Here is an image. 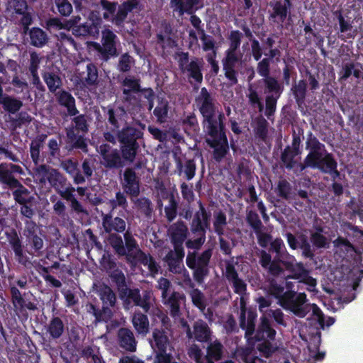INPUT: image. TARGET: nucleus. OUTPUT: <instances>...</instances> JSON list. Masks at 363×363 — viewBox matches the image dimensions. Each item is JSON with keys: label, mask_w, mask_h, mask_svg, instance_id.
Listing matches in <instances>:
<instances>
[{"label": "nucleus", "mask_w": 363, "mask_h": 363, "mask_svg": "<svg viewBox=\"0 0 363 363\" xmlns=\"http://www.w3.org/2000/svg\"><path fill=\"white\" fill-rule=\"evenodd\" d=\"M196 99L199 111L203 117V131L208 136H215L217 130L225 128V116L223 112H217L210 92H201Z\"/></svg>", "instance_id": "f257e3e1"}, {"label": "nucleus", "mask_w": 363, "mask_h": 363, "mask_svg": "<svg viewBox=\"0 0 363 363\" xmlns=\"http://www.w3.org/2000/svg\"><path fill=\"white\" fill-rule=\"evenodd\" d=\"M169 233L174 250L168 252L164 260L171 272H177V268L179 267L180 262L184 257L183 244L188 235V228L184 221L179 220L170 226Z\"/></svg>", "instance_id": "f03ea898"}, {"label": "nucleus", "mask_w": 363, "mask_h": 363, "mask_svg": "<svg viewBox=\"0 0 363 363\" xmlns=\"http://www.w3.org/2000/svg\"><path fill=\"white\" fill-rule=\"evenodd\" d=\"M117 135L123 159L128 163H133L140 150L138 140L143 138V133L139 128L127 126L118 131Z\"/></svg>", "instance_id": "7ed1b4c3"}, {"label": "nucleus", "mask_w": 363, "mask_h": 363, "mask_svg": "<svg viewBox=\"0 0 363 363\" xmlns=\"http://www.w3.org/2000/svg\"><path fill=\"white\" fill-rule=\"evenodd\" d=\"M213 255V249L208 248L199 254L196 251L188 252L186 264L192 271L194 280L202 284L209 274V264Z\"/></svg>", "instance_id": "20e7f679"}, {"label": "nucleus", "mask_w": 363, "mask_h": 363, "mask_svg": "<svg viewBox=\"0 0 363 363\" xmlns=\"http://www.w3.org/2000/svg\"><path fill=\"white\" fill-rule=\"evenodd\" d=\"M285 299L289 304V311L295 315L299 318H304L308 313V309L305 306L307 301V296L305 293H298V288L295 287V284L292 281H284Z\"/></svg>", "instance_id": "39448f33"}, {"label": "nucleus", "mask_w": 363, "mask_h": 363, "mask_svg": "<svg viewBox=\"0 0 363 363\" xmlns=\"http://www.w3.org/2000/svg\"><path fill=\"white\" fill-rule=\"evenodd\" d=\"M9 291L14 314L21 321L26 320L28 318L29 312L37 309L36 304L30 299L28 294H21L16 286H11Z\"/></svg>", "instance_id": "423d86ee"}, {"label": "nucleus", "mask_w": 363, "mask_h": 363, "mask_svg": "<svg viewBox=\"0 0 363 363\" xmlns=\"http://www.w3.org/2000/svg\"><path fill=\"white\" fill-rule=\"evenodd\" d=\"M40 172L46 175V179L50 185L62 198L67 192L75 191V188L72 186L67 177L58 169L49 167L45 164L39 166Z\"/></svg>", "instance_id": "0eeeda50"}, {"label": "nucleus", "mask_w": 363, "mask_h": 363, "mask_svg": "<svg viewBox=\"0 0 363 363\" xmlns=\"http://www.w3.org/2000/svg\"><path fill=\"white\" fill-rule=\"evenodd\" d=\"M150 344L155 353L154 362L158 360L160 356L172 355L173 347L170 335L162 327L153 329Z\"/></svg>", "instance_id": "6e6552de"}, {"label": "nucleus", "mask_w": 363, "mask_h": 363, "mask_svg": "<svg viewBox=\"0 0 363 363\" xmlns=\"http://www.w3.org/2000/svg\"><path fill=\"white\" fill-rule=\"evenodd\" d=\"M178 56L179 66L184 74L194 79L196 82L200 83L202 81L201 69L203 65L202 59L194 58L189 60V55L186 52H180L177 55Z\"/></svg>", "instance_id": "1a4fd4ad"}, {"label": "nucleus", "mask_w": 363, "mask_h": 363, "mask_svg": "<svg viewBox=\"0 0 363 363\" xmlns=\"http://www.w3.org/2000/svg\"><path fill=\"white\" fill-rule=\"evenodd\" d=\"M101 157V164L107 169H121L125 166L126 160L116 148H113L107 143L100 145L98 150Z\"/></svg>", "instance_id": "9d476101"}, {"label": "nucleus", "mask_w": 363, "mask_h": 363, "mask_svg": "<svg viewBox=\"0 0 363 363\" xmlns=\"http://www.w3.org/2000/svg\"><path fill=\"white\" fill-rule=\"evenodd\" d=\"M6 241L15 255L16 261L25 267L32 264L29 257L23 252V245L21 237L13 228H9L4 232Z\"/></svg>", "instance_id": "9b49d317"}, {"label": "nucleus", "mask_w": 363, "mask_h": 363, "mask_svg": "<svg viewBox=\"0 0 363 363\" xmlns=\"http://www.w3.org/2000/svg\"><path fill=\"white\" fill-rule=\"evenodd\" d=\"M309 165L315 167L323 174H329L332 179H340L341 174L337 169V162L334 155L327 150L320 154L314 162H310Z\"/></svg>", "instance_id": "f8f14e48"}, {"label": "nucleus", "mask_w": 363, "mask_h": 363, "mask_svg": "<svg viewBox=\"0 0 363 363\" xmlns=\"http://www.w3.org/2000/svg\"><path fill=\"white\" fill-rule=\"evenodd\" d=\"M206 140V143L213 149V157L216 162H220L229 152V145L225 133V128L217 130L215 136Z\"/></svg>", "instance_id": "ddd939ff"}, {"label": "nucleus", "mask_w": 363, "mask_h": 363, "mask_svg": "<svg viewBox=\"0 0 363 363\" xmlns=\"http://www.w3.org/2000/svg\"><path fill=\"white\" fill-rule=\"evenodd\" d=\"M116 35L110 30L106 29L102 32V45L98 43H87L89 49L98 51L104 58L108 59L116 55Z\"/></svg>", "instance_id": "4468645a"}, {"label": "nucleus", "mask_w": 363, "mask_h": 363, "mask_svg": "<svg viewBox=\"0 0 363 363\" xmlns=\"http://www.w3.org/2000/svg\"><path fill=\"white\" fill-rule=\"evenodd\" d=\"M121 186L124 192L131 198H136L140 192V179L132 167L125 169L121 180Z\"/></svg>", "instance_id": "2eb2a0df"}, {"label": "nucleus", "mask_w": 363, "mask_h": 363, "mask_svg": "<svg viewBox=\"0 0 363 363\" xmlns=\"http://www.w3.org/2000/svg\"><path fill=\"white\" fill-rule=\"evenodd\" d=\"M75 82L84 86L94 84L98 79L96 67L91 63L79 62L75 70Z\"/></svg>", "instance_id": "dca6fc26"}, {"label": "nucleus", "mask_w": 363, "mask_h": 363, "mask_svg": "<svg viewBox=\"0 0 363 363\" xmlns=\"http://www.w3.org/2000/svg\"><path fill=\"white\" fill-rule=\"evenodd\" d=\"M199 211H196L191 223L192 233H206L210 228L211 213L208 212L201 201H199Z\"/></svg>", "instance_id": "f3484780"}, {"label": "nucleus", "mask_w": 363, "mask_h": 363, "mask_svg": "<svg viewBox=\"0 0 363 363\" xmlns=\"http://www.w3.org/2000/svg\"><path fill=\"white\" fill-rule=\"evenodd\" d=\"M66 140L65 148L71 152L74 150H80L84 152H88V145L85 134L76 131L73 128H65Z\"/></svg>", "instance_id": "a211bd4d"}, {"label": "nucleus", "mask_w": 363, "mask_h": 363, "mask_svg": "<svg viewBox=\"0 0 363 363\" xmlns=\"http://www.w3.org/2000/svg\"><path fill=\"white\" fill-rule=\"evenodd\" d=\"M186 326V337L189 339H194L200 342H209L211 341V330L208 324L203 320H198L194 322L192 332L187 323L184 324Z\"/></svg>", "instance_id": "6ab92c4d"}, {"label": "nucleus", "mask_w": 363, "mask_h": 363, "mask_svg": "<svg viewBox=\"0 0 363 363\" xmlns=\"http://www.w3.org/2000/svg\"><path fill=\"white\" fill-rule=\"evenodd\" d=\"M267 294L277 300V303L284 309L289 311V304L285 299L284 281L279 283L274 277L268 278L265 286Z\"/></svg>", "instance_id": "aec40b11"}, {"label": "nucleus", "mask_w": 363, "mask_h": 363, "mask_svg": "<svg viewBox=\"0 0 363 363\" xmlns=\"http://www.w3.org/2000/svg\"><path fill=\"white\" fill-rule=\"evenodd\" d=\"M89 21L91 22H86L73 28L72 29L73 35L75 36L90 35L92 37H98L101 25V19L92 12L90 14Z\"/></svg>", "instance_id": "412c9836"}, {"label": "nucleus", "mask_w": 363, "mask_h": 363, "mask_svg": "<svg viewBox=\"0 0 363 363\" xmlns=\"http://www.w3.org/2000/svg\"><path fill=\"white\" fill-rule=\"evenodd\" d=\"M225 279L232 284L233 291L238 295H244L247 291V284L239 277L238 273L234 266L230 262H227L225 264Z\"/></svg>", "instance_id": "4be33fe9"}, {"label": "nucleus", "mask_w": 363, "mask_h": 363, "mask_svg": "<svg viewBox=\"0 0 363 363\" xmlns=\"http://www.w3.org/2000/svg\"><path fill=\"white\" fill-rule=\"evenodd\" d=\"M102 226L106 233H122L126 228V223L121 217H113L111 213L102 216Z\"/></svg>", "instance_id": "5701e85b"}, {"label": "nucleus", "mask_w": 363, "mask_h": 363, "mask_svg": "<svg viewBox=\"0 0 363 363\" xmlns=\"http://www.w3.org/2000/svg\"><path fill=\"white\" fill-rule=\"evenodd\" d=\"M119 346L130 352H134L137 349V340L133 331L127 328H121L117 333Z\"/></svg>", "instance_id": "b1692460"}, {"label": "nucleus", "mask_w": 363, "mask_h": 363, "mask_svg": "<svg viewBox=\"0 0 363 363\" xmlns=\"http://www.w3.org/2000/svg\"><path fill=\"white\" fill-rule=\"evenodd\" d=\"M306 136V149L309 150L307 155V161H310L311 159H318V157L326 150L325 146L319 141L311 131H309Z\"/></svg>", "instance_id": "393cba45"}, {"label": "nucleus", "mask_w": 363, "mask_h": 363, "mask_svg": "<svg viewBox=\"0 0 363 363\" xmlns=\"http://www.w3.org/2000/svg\"><path fill=\"white\" fill-rule=\"evenodd\" d=\"M240 60V55L237 51L227 50L226 57L223 60V69L226 77L233 83L236 82L235 67Z\"/></svg>", "instance_id": "a878e982"}, {"label": "nucleus", "mask_w": 363, "mask_h": 363, "mask_svg": "<svg viewBox=\"0 0 363 363\" xmlns=\"http://www.w3.org/2000/svg\"><path fill=\"white\" fill-rule=\"evenodd\" d=\"M62 168L73 179L75 184H82L85 183V177L82 174L79 167V163L77 160L67 159L62 162Z\"/></svg>", "instance_id": "bb28decb"}, {"label": "nucleus", "mask_w": 363, "mask_h": 363, "mask_svg": "<svg viewBox=\"0 0 363 363\" xmlns=\"http://www.w3.org/2000/svg\"><path fill=\"white\" fill-rule=\"evenodd\" d=\"M290 261H284V267L286 271L291 274L286 277V279H301L308 272V269L304 267L302 262H296L294 256L289 257Z\"/></svg>", "instance_id": "cd10ccee"}, {"label": "nucleus", "mask_w": 363, "mask_h": 363, "mask_svg": "<svg viewBox=\"0 0 363 363\" xmlns=\"http://www.w3.org/2000/svg\"><path fill=\"white\" fill-rule=\"evenodd\" d=\"M257 315L255 311H248L246 320V315L245 310L242 309L240 315V327L245 330V337L249 338L255 333V323Z\"/></svg>", "instance_id": "c85d7f7f"}, {"label": "nucleus", "mask_w": 363, "mask_h": 363, "mask_svg": "<svg viewBox=\"0 0 363 363\" xmlns=\"http://www.w3.org/2000/svg\"><path fill=\"white\" fill-rule=\"evenodd\" d=\"M170 5L179 15H183L185 12L192 13L202 6L199 5V0H170Z\"/></svg>", "instance_id": "c756f323"}, {"label": "nucleus", "mask_w": 363, "mask_h": 363, "mask_svg": "<svg viewBox=\"0 0 363 363\" xmlns=\"http://www.w3.org/2000/svg\"><path fill=\"white\" fill-rule=\"evenodd\" d=\"M12 196L15 202L19 205L35 202V197L31 194L28 189L21 183L17 184L12 189Z\"/></svg>", "instance_id": "7c9ffc66"}, {"label": "nucleus", "mask_w": 363, "mask_h": 363, "mask_svg": "<svg viewBox=\"0 0 363 363\" xmlns=\"http://www.w3.org/2000/svg\"><path fill=\"white\" fill-rule=\"evenodd\" d=\"M132 323L138 334L145 336L148 333L150 322L146 314L140 311H135L132 318Z\"/></svg>", "instance_id": "2f4dec72"}, {"label": "nucleus", "mask_w": 363, "mask_h": 363, "mask_svg": "<svg viewBox=\"0 0 363 363\" xmlns=\"http://www.w3.org/2000/svg\"><path fill=\"white\" fill-rule=\"evenodd\" d=\"M50 337L57 340L62 337L65 332V324L62 320L57 316H53L46 327Z\"/></svg>", "instance_id": "473e14b6"}, {"label": "nucleus", "mask_w": 363, "mask_h": 363, "mask_svg": "<svg viewBox=\"0 0 363 363\" xmlns=\"http://www.w3.org/2000/svg\"><path fill=\"white\" fill-rule=\"evenodd\" d=\"M301 154V152L294 151V150L289 147V145L286 146L280 155L282 167L289 170L294 169L297 164L296 157Z\"/></svg>", "instance_id": "72a5a7b5"}, {"label": "nucleus", "mask_w": 363, "mask_h": 363, "mask_svg": "<svg viewBox=\"0 0 363 363\" xmlns=\"http://www.w3.org/2000/svg\"><path fill=\"white\" fill-rule=\"evenodd\" d=\"M185 298L184 294L177 291H174L164 301V304L167 305L169 308V314L173 318L179 317L181 315L180 304L181 301Z\"/></svg>", "instance_id": "f704fd0d"}, {"label": "nucleus", "mask_w": 363, "mask_h": 363, "mask_svg": "<svg viewBox=\"0 0 363 363\" xmlns=\"http://www.w3.org/2000/svg\"><path fill=\"white\" fill-rule=\"evenodd\" d=\"M267 334V337L274 340L277 334L276 330L272 328L269 320L264 315L260 318V323L258 327L257 333L255 334V339L257 340H261L264 339L263 333Z\"/></svg>", "instance_id": "c9c22d12"}, {"label": "nucleus", "mask_w": 363, "mask_h": 363, "mask_svg": "<svg viewBox=\"0 0 363 363\" xmlns=\"http://www.w3.org/2000/svg\"><path fill=\"white\" fill-rule=\"evenodd\" d=\"M176 167L178 174L181 175L184 173L187 180L192 179L195 176L196 166L193 159L186 160L185 163L183 164L182 160L178 158L176 160Z\"/></svg>", "instance_id": "e433bc0d"}, {"label": "nucleus", "mask_w": 363, "mask_h": 363, "mask_svg": "<svg viewBox=\"0 0 363 363\" xmlns=\"http://www.w3.org/2000/svg\"><path fill=\"white\" fill-rule=\"evenodd\" d=\"M140 0H128L119 6L117 13L115 15L113 22L119 25L126 18L128 12L135 9L139 4Z\"/></svg>", "instance_id": "4c0bfd02"}, {"label": "nucleus", "mask_w": 363, "mask_h": 363, "mask_svg": "<svg viewBox=\"0 0 363 363\" xmlns=\"http://www.w3.org/2000/svg\"><path fill=\"white\" fill-rule=\"evenodd\" d=\"M2 94L3 92H0V104H2L4 109L9 113H17L23 106V102L11 96H4Z\"/></svg>", "instance_id": "58836bf2"}, {"label": "nucleus", "mask_w": 363, "mask_h": 363, "mask_svg": "<svg viewBox=\"0 0 363 363\" xmlns=\"http://www.w3.org/2000/svg\"><path fill=\"white\" fill-rule=\"evenodd\" d=\"M47 135L41 134L33 139L30 144V157L35 164H38L40 162V150L43 147V143Z\"/></svg>", "instance_id": "ea45409f"}, {"label": "nucleus", "mask_w": 363, "mask_h": 363, "mask_svg": "<svg viewBox=\"0 0 363 363\" xmlns=\"http://www.w3.org/2000/svg\"><path fill=\"white\" fill-rule=\"evenodd\" d=\"M108 241L114 252L119 257L128 255L122 237L118 233H108Z\"/></svg>", "instance_id": "a19ab883"}, {"label": "nucleus", "mask_w": 363, "mask_h": 363, "mask_svg": "<svg viewBox=\"0 0 363 363\" xmlns=\"http://www.w3.org/2000/svg\"><path fill=\"white\" fill-rule=\"evenodd\" d=\"M206 352L207 354L205 359L218 361L223 357V345L218 340H216L213 342L211 341L207 347Z\"/></svg>", "instance_id": "79ce46f5"}, {"label": "nucleus", "mask_w": 363, "mask_h": 363, "mask_svg": "<svg viewBox=\"0 0 363 363\" xmlns=\"http://www.w3.org/2000/svg\"><path fill=\"white\" fill-rule=\"evenodd\" d=\"M169 110V102L162 97L157 96V104L153 110V115L157 118V121L164 123L166 121Z\"/></svg>", "instance_id": "37998d69"}, {"label": "nucleus", "mask_w": 363, "mask_h": 363, "mask_svg": "<svg viewBox=\"0 0 363 363\" xmlns=\"http://www.w3.org/2000/svg\"><path fill=\"white\" fill-rule=\"evenodd\" d=\"M6 169L7 167H4L0 164V183L6 185L12 190L21 182L15 177V175Z\"/></svg>", "instance_id": "c03bdc74"}, {"label": "nucleus", "mask_w": 363, "mask_h": 363, "mask_svg": "<svg viewBox=\"0 0 363 363\" xmlns=\"http://www.w3.org/2000/svg\"><path fill=\"white\" fill-rule=\"evenodd\" d=\"M254 133L255 136L262 141H265L268 135L269 123L263 116L256 118Z\"/></svg>", "instance_id": "a18cd8bd"}, {"label": "nucleus", "mask_w": 363, "mask_h": 363, "mask_svg": "<svg viewBox=\"0 0 363 363\" xmlns=\"http://www.w3.org/2000/svg\"><path fill=\"white\" fill-rule=\"evenodd\" d=\"M123 238L125 240L124 246L128 253V255L125 256L127 257L128 260H129L130 258L135 259V256L133 255V252L135 250L141 252L140 250L139 249L137 240L134 238L133 235L129 230H127L124 233Z\"/></svg>", "instance_id": "49530a36"}, {"label": "nucleus", "mask_w": 363, "mask_h": 363, "mask_svg": "<svg viewBox=\"0 0 363 363\" xmlns=\"http://www.w3.org/2000/svg\"><path fill=\"white\" fill-rule=\"evenodd\" d=\"M29 35L31 44L35 47H43L48 41L47 34L39 28H33Z\"/></svg>", "instance_id": "de8ad7c7"}, {"label": "nucleus", "mask_w": 363, "mask_h": 363, "mask_svg": "<svg viewBox=\"0 0 363 363\" xmlns=\"http://www.w3.org/2000/svg\"><path fill=\"white\" fill-rule=\"evenodd\" d=\"M68 128H73L74 130L86 134L89 131V125L86 116L84 114H79L72 119V125Z\"/></svg>", "instance_id": "09e8293b"}, {"label": "nucleus", "mask_w": 363, "mask_h": 363, "mask_svg": "<svg viewBox=\"0 0 363 363\" xmlns=\"http://www.w3.org/2000/svg\"><path fill=\"white\" fill-rule=\"evenodd\" d=\"M31 121L30 116L25 111L18 113L15 117L9 116V122L13 130L21 128L23 125L29 123Z\"/></svg>", "instance_id": "8fccbe9b"}, {"label": "nucleus", "mask_w": 363, "mask_h": 363, "mask_svg": "<svg viewBox=\"0 0 363 363\" xmlns=\"http://www.w3.org/2000/svg\"><path fill=\"white\" fill-rule=\"evenodd\" d=\"M214 231L218 236H223L224 235V228L227 225L226 215L223 211H219L214 214Z\"/></svg>", "instance_id": "3c124183"}, {"label": "nucleus", "mask_w": 363, "mask_h": 363, "mask_svg": "<svg viewBox=\"0 0 363 363\" xmlns=\"http://www.w3.org/2000/svg\"><path fill=\"white\" fill-rule=\"evenodd\" d=\"M362 69V66L359 64H347L344 66L341 72V79H345L352 75L358 79L361 77Z\"/></svg>", "instance_id": "603ef678"}, {"label": "nucleus", "mask_w": 363, "mask_h": 363, "mask_svg": "<svg viewBox=\"0 0 363 363\" xmlns=\"http://www.w3.org/2000/svg\"><path fill=\"white\" fill-rule=\"evenodd\" d=\"M246 220L255 233H259L262 230L264 225L256 211L252 210L249 211L247 213Z\"/></svg>", "instance_id": "864d4df0"}, {"label": "nucleus", "mask_w": 363, "mask_h": 363, "mask_svg": "<svg viewBox=\"0 0 363 363\" xmlns=\"http://www.w3.org/2000/svg\"><path fill=\"white\" fill-rule=\"evenodd\" d=\"M109 277L112 282L115 283L120 293L123 290H127V284L125 281V277L123 272L118 269H113Z\"/></svg>", "instance_id": "5fc2aeb1"}, {"label": "nucleus", "mask_w": 363, "mask_h": 363, "mask_svg": "<svg viewBox=\"0 0 363 363\" xmlns=\"http://www.w3.org/2000/svg\"><path fill=\"white\" fill-rule=\"evenodd\" d=\"M26 240L28 242V245L30 247L31 250H33V252L31 254L37 253L38 255H40L42 252L44 242L40 236H38L37 233L30 235H26Z\"/></svg>", "instance_id": "6e6d98bb"}, {"label": "nucleus", "mask_w": 363, "mask_h": 363, "mask_svg": "<svg viewBox=\"0 0 363 363\" xmlns=\"http://www.w3.org/2000/svg\"><path fill=\"white\" fill-rule=\"evenodd\" d=\"M299 245L298 247L302 251V255L306 258L311 259L315 257L314 252L311 249V245L308 240V238L305 235H301L298 236Z\"/></svg>", "instance_id": "4d7b16f0"}, {"label": "nucleus", "mask_w": 363, "mask_h": 363, "mask_svg": "<svg viewBox=\"0 0 363 363\" xmlns=\"http://www.w3.org/2000/svg\"><path fill=\"white\" fill-rule=\"evenodd\" d=\"M125 194V193L124 191L121 192V191H118L116 193L115 199L109 201V206L112 211L118 207H121L124 210L128 208V203Z\"/></svg>", "instance_id": "13d9d810"}, {"label": "nucleus", "mask_w": 363, "mask_h": 363, "mask_svg": "<svg viewBox=\"0 0 363 363\" xmlns=\"http://www.w3.org/2000/svg\"><path fill=\"white\" fill-rule=\"evenodd\" d=\"M74 192L75 191L67 192V194H66L65 196L62 197V199L70 203L69 206L71 207V209L74 212L77 213H84L85 210L82 204L76 198Z\"/></svg>", "instance_id": "bf43d9fd"}, {"label": "nucleus", "mask_w": 363, "mask_h": 363, "mask_svg": "<svg viewBox=\"0 0 363 363\" xmlns=\"http://www.w3.org/2000/svg\"><path fill=\"white\" fill-rule=\"evenodd\" d=\"M178 203L172 194L169 199V205L164 208L165 216L169 222L174 220L177 215Z\"/></svg>", "instance_id": "052dcab7"}, {"label": "nucleus", "mask_w": 363, "mask_h": 363, "mask_svg": "<svg viewBox=\"0 0 363 363\" xmlns=\"http://www.w3.org/2000/svg\"><path fill=\"white\" fill-rule=\"evenodd\" d=\"M291 191V186L286 179H283L278 182L276 192L279 197L286 200L289 199Z\"/></svg>", "instance_id": "680f3d73"}, {"label": "nucleus", "mask_w": 363, "mask_h": 363, "mask_svg": "<svg viewBox=\"0 0 363 363\" xmlns=\"http://www.w3.org/2000/svg\"><path fill=\"white\" fill-rule=\"evenodd\" d=\"M275 94H277V96L271 95L267 96L266 97V110H265V115L268 118V119H270L272 116H274L275 111H276V106H277V99H279L280 96L281 92H274Z\"/></svg>", "instance_id": "e2e57ef3"}, {"label": "nucleus", "mask_w": 363, "mask_h": 363, "mask_svg": "<svg viewBox=\"0 0 363 363\" xmlns=\"http://www.w3.org/2000/svg\"><path fill=\"white\" fill-rule=\"evenodd\" d=\"M87 312L92 314L95 318L96 322H101L105 320L104 314L107 311H110L108 308L103 307L101 310L98 308L95 305L89 303L87 305Z\"/></svg>", "instance_id": "0e129e2a"}, {"label": "nucleus", "mask_w": 363, "mask_h": 363, "mask_svg": "<svg viewBox=\"0 0 363 363\" xmlns=\"http://www.w3.org/2000/svg\"><path fill=\"white\" fill-rule=\"evenodd\" d=\"M191 297L193 304L200 310L206 308L203 294L198 289H194L191 292Z\"/></svg>", "instance_id": "69168bd1"}, {"label": "nucleus", "mask_w": 363, "mask_h": 363, "mask_svg": "<svg viewBox=\"0 0 363 363\" xmlns=\"http://www.w3.org/2000/svg\"><path fill=\"white\" fill-rule=\"evenodd\" d=\"M27 9V4L25 0H11L9 1L8 10L12 13H23Z\"/></svg>", "instance_id": "338daca9"}, {"label": "nucleus", "mask_w": 363, "mask_h": 363, "mask_svg": "<svg viewBox=\"0 0 363 363\" xmlns=\"http://www.w3.org/2000/svg\"><path fill=\"white\" fill-rule=\"evenodd\" d=\"M44 80L47 84L50 91H56L61 84V80L60 77L52 73H45L44 74Z\"/></svg>", "instance_id": "774afa93"}]
</instances>
